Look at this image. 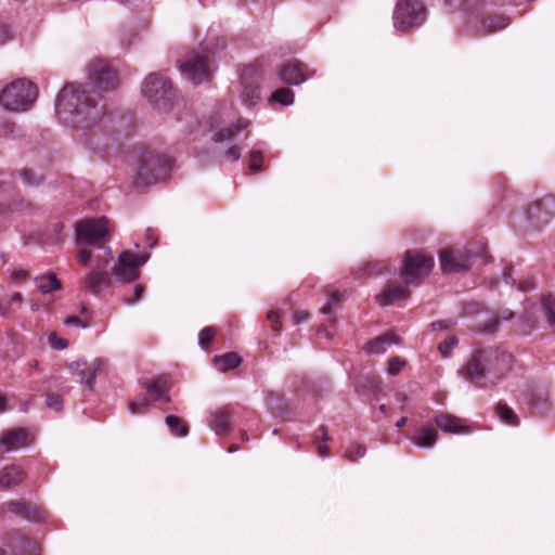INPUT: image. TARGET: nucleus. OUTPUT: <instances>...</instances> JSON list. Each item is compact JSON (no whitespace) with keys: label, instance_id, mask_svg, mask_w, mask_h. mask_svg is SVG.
Masks as SVG:
<instances>
[{"label":"nucleus","instance_id":"obj_1","mask_svg":"<svg viewBox=\"0 0 555 555\" xmlns=\"http://www.w3.org/2000/svg\"><path fill=\"white\" fill-rule=\"evenodd\" d=\"M55 113L67 126L81 131L85 135L100 127L105 116L104 105L83 88L74 83L66 85L57 94Z\"/></svg>","mask_w":555,"mask_h":555},{"label":"nucleus","instance_id":"obj_2","mask_svg":"<svg viewBox=\"0 0 555 555\" xmlns=\"http://www.w3.org/2000/svg\"><path fill=\"white\" fill-rule=\"evenodd\" d=\"M511 353L493 348L475 350L459 375L479 388H491L498 385L512 370Z\"/></svg>","mask_w":555,"mask_h":555},{"label":"nucleus","instance_id":"obj_3","mask_svg":"<svg viewBox=\"0 0 555 555\" xmlns=\"http://www.w3.org/2000/svg\"><path fill=\"white\" fill-rule=\"evenodd\" d=\"M37 95V87L33 82L17 79L2 89L0 105L9 112H26L34 105Z\"/></svg>","mask_w":555,"mask_h":555},{"label":"nucleus","instance_id":"obj_4","mask_svg":"<svg viewBox=\"0 0 555 555\" xmlns=\"http://www.w3.org/2000/svg\"><path fill=\"white\" fill-rule=\"evenodd\" d=\"M142 93L158 111H169L177 98L171 81L162 74H150L142 83Z\"/></svg>","mask_w":555,"mask_h":555},{"label":"nucleus","instance_id":"obj_5","mask_svg":"<svg viewBox=\"0 0 555 555\" xmlns=\"http://www.w3.org/2000/svg\"><path fill=\"white\" fill-rule=\"evenodd\" d=\"M433 267V256L423 250H408L401 270L404 283L417 286L430 273Z\"/></svg>","mask_w":555,"mask_h":555},{"label":"nucleus","instance_id":"obj_6","mask_svg":"<svg viewBox=\"0 0 555 555\" xmlns=\"http://www.w3.org/2000/svg\"><path fill=\"white\" fill-rule=\"evenodd\" d=\"M426 9L421 0H399L393 12V25L398 30L420 27L426 21Z\"/></svg>","mask_w":555,"mask_h":555},{"label":"nucleus","instance_id":"obj_7","mask_svg":"<svg viewBox=\"0 0 555 555\" xmlns=\"http://www.w3.org/2000/svg\"><path fill=\"white\" fill-rule=\"evenodd\" d=\"M108 232V219L105 217L83 219L76 224V236L79 245L101 244L107 237Z\"/></svg>","mask_w":555,"mask_h":555},{"label":"nucleus","instance_id":"obj_8","mask_svg":"<svg viewBox=\"0 0 555 555\" xmlns=\"http://www.w3.org/2000/svg\"><path fill=\"white\" fill-rule=\"evenodd\" d=\"M171 160L158 155L149 154L138 167L137 177L142 184L156 183L164 179L170 169Z\"/></svg>","mask_w":555,"mask_h":555},{"label":"nucleus","instance_id":"obj_9","mask_svg":"<svg viewBox=\"0 0 555 555\" xmlns=\"http://www.w3.org/2000/svg\"><path fill=\"white\" fill-rule=\"evenodd\" d=\"M149 254H133L122 251L118 257V263L113 269V276L121 283H130L139 278V267L149 260Z\"/></svg>","mask_w":555,"mask_h":555},{"label":"nucleus","instance_id":"obj_10","mask_svg":"<svg viewBox=\"0 0 555 555\" xmlns=\"http://www.w3.org/2000/svg\"><path fill=\"white\" fill-rule=\"evenodd\" d=\"M528 229L540 230L546 225L555 215V201L552 197L539 199L526 209Z\"/></svg>","mask_w":555,"mask_h":555},{"label":"nucleus","instance_id":"obj_11","mask_svg":"<svg viewBox=\"0 0 555 555\" xmlns=\"http://www.w3.org/2000/svg\"><path fill=\"white\" fill-rule=\"evenodd\" d=\"M180 68L194 85L207 81L210 77L209 52H194L183 64H181Z\"/></svg>","mask_w":555,"mask_h":555},{"label":"nucleus","instance_id":"obj_12","mask_svg":"<svg viewBox=\"0 0 555 555\" xmlns=\"http://www.w3.org/2000/svg\"><path fill=\"white\" fill-rule=\"evenodd\" d=\"M88 77L93 88L99 91H111L118 86L116 72L103 61L90 63Z\"/></svg>","mask_w":555,"mask_h":555},{"label":"nucleus","instance_id":"obj_13","mask_svg":"<svg viewBox=\"0 0 555 555\" xmlns=\"http://www.w3.org/2000/svg\"><path fill=\"white\" fill-rule=\"evenodd\" d=\"M441 271L454 274L470 268V254L466 248L443 249L439 255Z\"/></svg>","mask_w":555,"mask_h":555},{"label":"nucleus","instance_id":"obj_14","mask_svg":"<svg viewBox=\"0 0 555 555\" xmlns=\"http://www.w3.org/2000/svg\"><path fill=\"white\" fill-rule=\"evenodd\" d=\"M106 365V360L96 358L92 362L88 363L85 360H77L72 362L68 367L75 376L78 377L79 382L87 388L92 389L95 382V376Z\"/></svg>","mask_w":555,"mask_h":555},{"label":"nucleus","instance_id":"obj_15","mask_svg":"<svg viewBox=\"0 0 555 555\" xmlns=\"http://www.w3.org/2000/svg\"><path fill=\"white\" fill-rule=\"evenodd\" d=\"M16 515L30 521H41L46 518V511L35 504L18 500L8 501L0 505V515Z\"/></svg>","mask_w":555,"mask_h":555},{"label":"nucleus","instance_id":"obj_16","mask_svg":"<svg viewBox=\"0 0 555 555\" xmlns=\"http://www.w3.org/2000/svg\"><path fill=\"white\" fill-rule=\"evenodd\" d=\"M33 435L25 428H14L4 430L0 436V446L7 452H14L31 446Z\"/></svg>","mask_w":555,"mask_h":555},{"label":"nucleus","instance_id":"obj_17","mask_svg":"<svg viewBox=\"0 0 555 555\" xmlns=\"http://www.w3.org/2000/svg\"><path fill=\"white\" fill-rule=\"evenodd\" d=\"M280 79L287 85H300L308 79L307 67L298 60L285 63L279 70Z\"/></svg>","mask_w":555,"mask_h":555},{"label":"nucleus","instance_id":"obj_18","mask_svg":"<svg viewBox=\"0 0 555 555\" xmlns=\"http://www.w3.org/2000/svg\"><path fill=\"white\" fill-rule=\"evenodd\" d=\"M409 285L401 283L388 284L379 294L376 295V301L380 306L398 304L410 296Z\"/></svg>","mask_w":555,"mask_h":555},{"label":"nucleus","instance_id":"obj_19","mask_svg":"<svg viewBox=\"0 0 555 555\" xmlns=\"http://www.w3.org/2000/svg\"><path fill=\"white\" fill-rule=\"evenodd\" d=\"M112 279L108 272L92 270L82 280L86 289L92 295H100L101 292L111 285Z\"/></svg>","mask_w":555,"mask_h":555},{"label":"nucleus","instance_id":"obj_20","mask_svg":"<svg viewBox=\"0 0 555 555\" xmlns=\"http://www.w3.org/2000/svg\"><path fill=\"white\" fill-rule=\"evenodd\" d=\"M434 422L440 430L448 434H462L467 431V426L463 421L449 413L437 412L434 415Z\"/></svg>","mask_w":555,"mask_h":555},{"label":"nucleus","instance_id":"obj_21","mask_svg":"<svg viewBox=\"0 0 555 555\" xmlns=\"http://www.w3.org/2000/svg\"><path fill=\"white\" fill-rule=\"evenodd\" d=\"M400 338L392 332L389 331L384 335H380L373 340L369 341L364 350L369 354H382L387 351L388 347L392 344H400Z\"/></svg>","mask_w":555,"mask_h":555},{"label":"nucleus","instance_id":"obj_22","mask_svg":"<svg viewBox=\"0 0 555 555\" xmlns=\"http://www.w3.org/2000/svg\"><path fill=\"white\" fill-rule=\"evenodd\" d=\"M25 477L23 468L18 465H8L0 470V487L10 490L18 486Z\"/></svg>","mask_w":555,"mask_h":555},{"label":"nucleus","instance_id":"obj_23","mask_svg":"<svg viewBox=\"0 0 555 555\" xmlns=\"http://www.w3.org/2000/svg\"><path fill=\"white\" fill-rule=\"evenodd\" d=\"M438 440V431L431 426H425L421 428L414 436L411 437V441L424 449H431Z\"/></svg>","mask_w":555,"mask_h":555},{"label":"nucleus","instance_id":"obj_24","mask_svg":"<svg viewBox=\"0 0 555 555\" xmlns=\"http://www.w3.org/2000/svg\"><path fill=\"white\" fill-rule=\"evenodd\" d=\"M35 282L38 292L43 295L62 289V283L53 272H48L46 274L36 276Z\"/></svg>","mask_w":555,"mask_h":555},{"label":"nucleus","instance_id":"obj_25","mask_svg":"<svg viewBox=\"0 0 555 555\" xmlns=\"http://www.w3.org/2000/svg\"><path fill=\"white\" fill-rule=\"evenodd\" d=\"M211 428L218 434H223L231 428V415L227 410L217 411L212 415L210 423Z\"/></svg>","mask_w":555,"mask_h":555},{"label":"nucleus","instance_id":"obj_26","mask_svg":"<svg viewBox=\"0 0 555 555\" xmlns=\"http://www.w3.org/2000/svg\"><path fill=\"white\" fill-rule=\"evenodd\" d=\"M215 365L221 372H227L229 370L235 369L240 365L242 359L235 352H228L223 356L215 358Z\"/></svg>","mask_w":555,"mask_h":555},{"label":"nucleus","instance_id":"obj_27","mask_svg":"<svg viewBox=\"0 0 555 555\" xmlns=\"http://www.w3.org/2000/svg\"><path fill=\"white\" fill-rule=\"evenodd\" d=\"M147 393L152 397L154 401H160L164 403L170 402V397L168 395V389L162 380L152 382L146 387Z\"/></svg>","mask_w":555,"mask_h":555},{"label":"nucleus","instance_id":"obj_28","mask_svg":"<svg viewBox=\"0 0 555 555\" xmlns=\"http://www.w3.org/2000/svg\"><path fill=\"white\" fill-rule=\"evenodd\" d=\"M249 125V120L245 119H238L236 124L229 126L224 129H221L219 132L215 135V141L221 142L224 140L232 139L236 133H238L241 130L245 129Z\"/></svg>","mask_w":555,"mask_h":555},{"label":"nucleus","instance_id":"obj_29","mask_svg":"<svg viewBox=\"0 0 555 555\" xmlns=\"http://www.w3.org/2000/svg\"><path fill=\"white\" fill-rule=\"evenodd\" d=\"M242 103L248 107L255 106L260 100L259 87L246 83L241 94Z\"/></svg>","mask_w":555,"mask_h":555},{"label":"nucleus","instance_id":"obj_30","mask_svg":"<svg viewBox=\"0 0 555 555\" xmlns=\"http://www.w3.org/2000/svg\"><path fill=\"white\" fill-rule=\"evenodd\" d=\"M166 425L168 426L170 433L178 437H185L189 433V427L186 423L175 415H169L165 420Z\"/></svg>","mask_w":555,"mask_h":555},{"label":"nucleus","instance_id":"obj_31","mask_svg":"<svg viewBox=\"0 0 555 555\" xmlns=\"http://www.w3.org/2000/svg\"><path fill=\"white\" fill-rule=\"evenodd\" d=\"M495 413L503 423L513 426L518 425L517 415L506 403L499 402L495 406Z\"/></svg>","mask_w":555,"mask_h":555},{"label":"nucleus","instance_id":"obj_32","mask_svg":"<svg viewBox=\"0 0 555 555\" xmlns=\"http://www.w3.org/2000/svg\"><path fill=\"white\" fill-rule=\"evenodd\" d=\"M543 312L551 326H555V297L545 295L541 298Z\"/></svg>","mask_w":555,"mask_h":555},{"label":"nucleus","instance_id":"obj_33","mask_svg":"<svg viewBox=\"0 0 555 555\" xmlns=\"http://www.w3.org/2000/svg\"><path fill=\"white\" fill-rule=\"evenodd\" d=\"M294 92L288 88H281L274 91L270 96V102L281 105H291L294 102Z\"/></svg>","mask_w":555,"mask_h":555},{"label":"nucleus","instance_id":"obj_34","mask_svg":"<svg viewBox=\"0 0 555 555\" xmlns=\"http://www.w3.org/2000/svg\"><path fill=\"white\" fill-rule=\"evenodd\" d=\"M509 18L506 17V16H493L491 18H489L486 23H485V28L491 33V31H496V30H501V29H504L505 27L508 26L509 24Z\"/></svg>","mask_w":555,"mask_h":555},{"label":"nucleus","instance_id":"obj_35","mask_svg":"<svg viewBox=\"0 0 555 555\" xmlns=\"http://www.w3.org/2000/svg\"><path fill=\"white\" fill-rule=\"evenodd\" d=\"M366 448L361 443H351L345 450V455L350 462H356L365 455Z\"/></svg>","mask_w":555,"mask_h":555},{"label":"nucleus","instance_id":"obj_36","mask_svg":"<svg viewBox=\"0 0 555 555\" xmlns=\"http://www.w3.org/2000/svg\"><path fill=\"white\" fill-rule=\"evenodd\" d=\"M150 402L147 398L142 397L139 400L130 401L128 404L129 411L133 415L145 414L149 411Z\"/></svg>","mask_w":555,"mask_h":555},{"label":"nucleus","instance_id":"obj_37","mask_svg":"<svg viewBox=\"0 0 555 555\" xmlns=\"http://www.w3.org/2000/svg\"><path fill=\"white\" fill-rule=\"evenodd\" d=\"M262 153L259 150H253L249 153V170L251 172H259L262 169Z\"/></svg>","mask_w":555,"mask_h":555},{"label":"nucleus","instance_id":"obj_38","mask_svg":"<svg viewBox=\"0 0 555 555\" xmlns=\"http://www.w3.org/2000/svg\"><path fill=\"white\" fill-rule=\"evenodd\" d=\"M20 176H21L23 183L26 185H29V186H36L42 182V178L40 176H37L30 169L21 170Z\"/></svg>","mask_w":555,"mask_h":555},{"label":"nucleus","instance_id":"obj_39","mask_svg":"<svg viewBox=\"0 0 555 555\" xmlns=\"http://www.w3.org/2000/svg\"><path fill=\"white\" fill-rule=\"evenodd\" d=\"M216 335L214 326L204 327L198 334V344L202 348H207Z\"/></svg>","mask_w":555,"mask_h":555},{"label":"nucleus","instance_id":"obj_40","mask_svg":"<svg viewBox=\"0 0 555 555\" xmlns=\"http://www.w3.org/2000/svg\"><path fill=\"white\" fill-rule=\"evenodd\" d=\"M457 339L455 337H448L446 340L439 344L438 350L443 358H449L456 346Z\"/></svg>","mask_w":555,"mask_h":555},{"label":"nucleus","instance_id":"obj_41","mask_svg":"<svg viewBox=\"0 0 555 555\" xmlns=\"http://www.w3.org/2000/svg\"><path fill=\"white\" fill-rule=\"evenodd\" d=\"M405 365L404 360L399 357H392L388 360L387 373L390 376H396Z\"/></svg>","mask_w":555,"mask_h":555},{"label":"nucleus","instance_id":"obj_42","mask_svg":"<svg viewBox=\"0 0 555 555\" xmlns=\"http://www.w3.org/2000/svg\"><path fill=\"white\" fill-rule=\"evenodd\" d=\"M340 299H341V295L338 292L331 293L328 301H327V304H325L322 307L321 312L324 314L331 315L333 312V306L338 304L340 301Z\"/></svg>","mask_w":555,"mask_h":555},{"label":"nucleus","instance_id":"obj_43","mask_svg":"<svg viewBox=\"0 0 555 555\" xmlns=\"http://www.w3.org/2000/svg\"><path fill=\"white\" fill-rule=\"evenodd\" d=\"M46 402H47V405L55 411H61L63 409V401L62 399L54 395V393H50L47 396L46 398Z\"/></svg>","mask_w":555,"mask_h":555},{"label":"nucleus","instance_id":"obj_44","mask_svg":"<svg viewBox=\"0 0 555 555\" xmlns=\"http://www.w3.org/2000/svg\"><path fill=\"white\" fill-rule=\"evenodd\" d=\"M267 319L272 323V330L275 333H279L281 331V325L279 323V314H278V312L274 311V310H270L267 313Z\"/></svg>","mask_w":555,"mask_h":555},{"label":"nucleus","instance_id":"obj_45","mask_svg":"<svg viewBox=\"0 0 555 555\" xmlns=\"http://www.w3.org/2000/svg\"><path fill=\"white\" fill-rule=\"evenodd\" d=\"M64 324L67 325V326H78V327H81V328H86L88 326L82 320H80L76 315L67 317L64 320Z\"/></svg>","mask_w":555,"mask_h":555},{"label":"nucleus","instance_id":"obj_46","mask_svg":"<svg viewBox=\"0 0 555 555\" xmlns=\"http://www.w3.org/2000/svg\"><path fill=\"white\" fill-rule=\"evenodd\" d=\"M49 341L56 349H64L68 345L66 339L57 338L55 334L50 335Z\"/></svg>","mask_w":555,"mask_h":555},{"label":"nucleus","instance_id":"obj_47","mask_svg":"<svg viewBox=\"0 0 555 555\" xmlns=\"http://www.w3.org/2000/svg\"><path fill=\"white\" fill-rule=\"evenodd\" d=\"M225 156L229 159L236 162L241 157V149L237 145H232L227 150Z\"/></svg>","mask_w":555,"mask_h":555},{"label":"nucleus","instance_id":"obj_48","mask_svg":"<svg viewBox=\"0 0 555 555\" xmlns=\"http://www.w3.org/2000/svg\"><path fill=\"white\" fill-rule=\"evenodd\" d=\"M91 251L88 250V249H80L77 257H78V261L83 264V266H88L90 259H91Z\"/></svg>","mask_w":555,"mask_h":555},{"label":"nucleus","instance_id":"obj_49","mask_svg":"<svg viewBox=\"0 0 555 555\" xmlns=\"http://www.w3.org/2000/svg\"><path fill=\"white\" fill-rule=\"evenodd\" d=\"M142 293H143V287L141 285H135L134 286V295H133V298H128V299H125V302L127 305H131V304H135L137 301H139L142 297Z\"/></svg>","mask_w":555,"mask_h":555},{"label":"nucleus","instance_id":"obj_50","mask_svg":"<svg viewBox=\"0 0 555 555\" xmlns=\"http://www.w3.org/2000/svg\"><path fill=\"white\" fill-rule=\"evenodd\" d=\"M313 442L320 455L324 456L327 454L328 448L325 446V442L319 441L318 436H314Z\"/></svg>","mask_w":555,"mask_h":555},{"label":"nucleus","instance_id":"obj_51","mask_svg":"<svg viewBox=\"0 0 555 555\" xmlns=\"http://www.w3.org/2000/svg\"><path fill=\"white\" fill-rule=\"evenodd\" d=\"M11 278L16 282H23L28 278V273L25 270H18V271H14L11 274Z\"/></svg>","mask_w":555,"mask_h":555},{"label":"nucleus","instance_id":"obj_52","mask_svg":"<svg viewBox=\"0 0 555 555\" xmlns=\"http://www.w3.org/2000/svg\"><path fill=\"white\" fill-rule=\"evenodd\" d=\"M314 436H318L319 441L322 442H326L328 440L327 429L325 426L319 427Z\"/></svg>","mask_w":555,"mask_h":555},{"label":"nucleus","instance_id":"obj_53","mask_svg":"<svg viewBox=\"0 0 555 555\" xmlns=\"http://www.w3.org/2000/svg\"><path fill=\"white\" fill-rule=\"evenodd\" d=\"M503 279H504L505 283H507V284L515 283V281L512 279L511 268H505V270L503 272Z\"/></svg>","mask_w":555,"mask_h":555},{"label":"nucleus","instance_id":"obj_54","mask_svg":"<svg viewBox=\"0 0 555 555\" xmlns=\"http://www.w3.org/2000/svg\"><path fill=\"white\" fill-rule=\"evenodd\" d=\"M295 318H296V320H297V322H298V323H300V322H305V321H307V319H308V313H307V312H304V311H301V312H297V313L295 314Z\"/></svg>","mask_w":555,"mask_h":555},{"label":"nucleus","instance_id":"obj_55","mask_svg":"<svg viewBox=\"0 0 555 555\" xmlns=\"http://www.w3.org/2000/svg\"><path fill=\"white\" fill-rule=\"evenodd\" d=\"M23 300V296L21 293H14L12 296H11V301L12 302H18L21 304Z\"/></svg>","mask_w":555,"mask_h":555},{"label":"nucleus","instance_id":"obj_56","mask_svg":"<svg viewBox=\"0 0 555 555\" xmlns=\"http://www.w3.org/2000/svg\"><path fill=\"white\" fill-rule=\"evenodd\" d=\"M27 546L29 548V555H39V550L35 544L28 543Z\"/></svg>","mask_w":555,"mask_h":555},{"label":"nucleus","instance_id":"obj_57","mask_svg":"<svg viewBox=\"0 0 555 555\" xmlns=\"http://www.w3.org/2000/svg\"><path fill=\"white\" fill-rule=\"evenodd\" d=\"M513 317H514L513 311H511L508 309L502 311V319L503 320H511Z\"/></svg>","mask_w":555,"mask_h":555},{"label":"nucleus","instance_id":"obj_58","mask_svg":"<svg viewBox=\"0 0 555 555\" xmlns=\"http://www.w3.org/2000/svg\"><path fill=\"white\" fill-rule=\"evenodd\" d=\"M396 399L401 403H405L408 401V396L403 392H398L396 395Z\"/></svg>","mask_w":555,"mask_h":555},{"label":"nucleus","instance_id":"obj_59","mask_svg":"<svg viewBox=\"0 0 555 555\" xmlns=\"http://www.w3.org/2000/svg\"><path fill=\"white\" fill-rule=\"evenodd\" d=\"M9 312H10L9 307H7L0 302V315L4 317V315L9 314Z\"/></svg>","mask_w":555,"mask_h":555},{"label":"nucleus","instance_id":"obj_60","mask_svg":"<svg viewBox=\"0 0 555 555\" xmlns=\"http://www.w3.org/2000/svg\"><path fill=\"white\" fill-rule=\"evenodd\" d=\"M408 418L405 416H402L399 418L396 423V427L401 428L406 424Z\"/></svg>","mask_w":555,"mask_h":555},{"label":"nucleus","instance_id":"obj_61","mask_svg":"<svg viewBox=\"0 0 555 555\" xmlns=\"http://www.w3.org/2000/svg\"><path fill=\"white\" fill-rule=\"evenodd\" d=\"M531 287H532L531 283H522V284L519 285V289L522 291V292H526V291H528Z\"/></svg>","mask_w":555,"mask_h":555},{"label":"nucleus","instance_id":"obj_62","mask_svg":"<svg viewBox=\"0 0 555 555\" xmlns=\"http://www.w3.org/2000/svg\"><path fill=\"white\" fill-rule=\"evenodd\" d=\"M5 411V398L0 396V413Z\"/></svg>","mask_w":555,"mask_h":555},{"label":"nucleus","instance_id":"obj_63","mask_svg":"<svg viewBox=\"0 0 555 555\" xmlns=\"http://www.w3.org/2000/svg\"><path fill=\"white\" fill-rule=\"evenodd\" d=\"M238 450V447L236 444H231L228 449L230 453L236 452Z\"/></svg>","mask_w":555,"mask_h":555},{"label":"nucleus","instance_id":"obj_64","mask_svg":"<svg viewBox=\"0 0 555 555\" xmlns=\"http://www.w3.org/2000/svg\"><path fill=\"white\" fill-rule=\"evenodd\" d=\"M379 411L383 413V414H386V411H387V406L385 404H382L379 406Z\"/></svg>","mask_w":555,"mask_h":555}]
</instances>
